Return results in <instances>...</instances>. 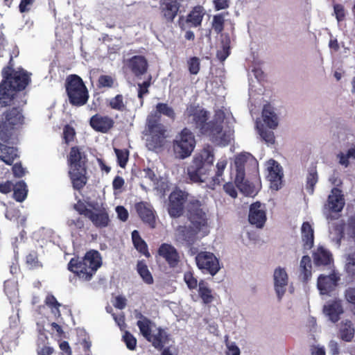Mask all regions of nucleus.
I'll return each instance as SVG.
<instances>
[{
	"label": "nucleus",
	"instance_id": "obj_1",
	"mask_svg": "<svg viewBox=\"0 0 355 355\" xmlns=\"http://www.w3.org/2000/svg\"><path fill=\"white\" fill-rule=\"evenodd\" d=\"M208 209L198 199L191 198L186 207V216L189 225H179L177 235L187 245H193L199 238L207 236L209 231Z\"/></svg>",
	"mask_w": 355,
	"mask_h": 355
},
{
	"label": "nucleus",
	"instance_id": "obj_2",
	"mask_svg": "<svg viewBox=\"0 0 355 355\" xmlns=\"http://www.w3.org/2000/svg\"><path fill=\"white\" fill-rule=\"evenodd\" d=\"M3 79L0 83V104L6 107L13 100L26 105V93L21 92L31 83V73L23 69L17 71L8 67L2 71Z\"/></svg>",
	"mask_w": 355,
	"mask_h": 355
},
{
	"label": "nucleus",
	"instance_id": "obj_3",
	"mask_svg": "<svg viewBox=\"0 0 355 355\" xmlns=\"http://www.w3.org/2000/svg\"><path fill=\"white\" fill-rule=\"evenodd\" d=\"M87 155L80 147L76 146L71 148L67 162L69 167V176L75 190L80 191L87 182Z\"/></svg>",
	"mask_w": 355,
	"mask_h": 355
},
{
	"label": "nucleus",
	"instance_id": "obj_4",
	"mask_svg": "<svg viewBox=\"0 0 355 355\" xmlns=\"http://www.w3.org/2000/svg\"><path fill=\"white\" fill-rule=\"evenodd\" d=\"M214 149L207 146L197 153L187 167V175L192 182H205L214 162Z\"/></svg>",
	"mask_w": 355,
	"mask_h": 355
},
{
	"label": "nucleus",
	"instance_id": "obj_5",
	"mask_svg": "<svg viewBox=\"0 0 355 355\" xmlns=\"http://www.w3.org/2000/svg\"><path fill=\"white\" fill-rule=\"evenodd\" d=\"M9 105H13L11 108L6 110L1 116L0 121V140L3 143H9L13 139L15 131L22 127L24 123V116L22 107L18 101L13 100Z\"/></svg>",
	"mask_w": 355,
	"mask_h": 355
},
{
	"label": "nucleus",
	"instance_id": "obj_6",
	"mask_svg": "<svg viewBox=\"0 0 355 355\" xmlns=\"http://www.w3.org/2000/svg\"><path fill=\"white\" fill-rule=\"evenodd\" d=\"M101 264L100 253L97 250H91L86 252L81 260L78 257L71 258L67 268L80 279L88 282L92 279Z\"/></svg>",
	"mask_w": 355,
	"mask_h": 355
},
{
	"label": "nucleus",
	"instance_id": "obj_7",
	"mask_svg": "<svg viewBox=\"0 0 355 355\" xmlns=\"http://www.w3.org/2000/svg\"><path fill=\"white\" fill-rule=\"evenodd\" d=\"M146 146L150 150L156 151L164 147L168 137L166 126L161 123V116L157 114H150L146 119Z\"/></svg>",
	"mask_w": 355,
	"mask_h": 355
},
{
	"label": "nucleus",
	"instance_id": "obj_8",
	"mask_svg": "<svg viewBox=\"0 0 355 355\" xmlns=\"http://www.w3.org/2000/svg\"><path fill=\"white\" fill-rule=\"evenodd\" d=\"M64 86L69 102L71 105L81 107L87 103L89 97V92L79 76L69 75L65 80Z\"/></svg>",
	"mask_w": 355,
	"mask_h": 355
},
{
	"label": "nucleus",
	"instance_id": "obj_9",
	"mask_svg": "<svg viewBox=\"0 0 355 355\" xmlns=\"http://www.w3.org/2000/svg\"><path fill=\"white\" fill-rule=\"evenodd\" d=\"M195 146V137L187 128H183L173 141L174 153L181 159L190 156Z\"/></svg>",
	"mask_w": 355,
	"mask_h": 355
},
{
	"label": "nucleus",
	"instance_id": "obj_10",
	"mask_svg": "<svg viewBox=\"0 0 355 355\" xmlns=\"http://www.w3.org/2000/svg\"><path fill=\"white\" fill-rule=\"evenodd\" d=\"M201 135L209 137V140L214 144L223 146H227L232 139L230 131L223 130V121H208Z\"/></svg>",
	"mask_w": 355,
	"mask_h": 355
},
{
	"label": "nucleus",
	"instance_id": "obj_11",
	"mask_svg": "<svg viewBox=\"0 0 355 355\" xmlns=\"http://www.w3.org/2000/svg\"><path fill=\"white\" fill-rule=\"evenodd\" d=\"M189 193L175 188L168 196V213L171 218H177L183 215L189 202Z\"/></svg>",
	"mask_w": 355,
	"mask_h": 355
},
{
	"label": "nucleus",
	"instance_id": "obj_12",
	"mask_svg": "<svg viewBox=\"0 0 355 355\" xmlns=\"http://www.w3.org/2000/svg\"><path fill=\"white\" fill-rule=\"evenodd\" d=\"M184 116L187 123L194 130H198L200 134L208 123L207 111L194 105L187 107Z\"/></svg>",
	"mask_w": 355,
	"mask_h": 355
},
{
	"label": "nucleus",
	"instance_id": "obj_13",
	"mask_svg": "<svg viewBox=\"0 0 355 355\" xmlns=\"http://www.w3.org/2000/svg\"><path fill=\"white\" fill-rule=\"evenodd\" d=\"M195 261L197 267L205 274L214 276L220 269L218 259L211 252H198L195 257Z\"/></svg>",
	"mask_w": 355,
	"mask_h": 355
},
{
	"label": "nucleus",
	"instance_id": "obj_14",
	"mask_svg": "<svg viewBox=\"0 0 355 355\" xmlns=\"http://www.w3.org/2000/svg\"><path fill=\"white\" fill-rule=\"evenodd\" d=\"M183 0H159V10L162 19L172 24L178 16Z\"/></svg>",
	"mask_w": 355,
	"mask_h": 355
},
{
	"label": "nucleus",
	"instance_id": "obj_15",
	"mask_svg": "<svg viewBox=\"0 0 355 355\" xmlns=\"http://www.w3.org/2000/svg\"><path fill=\"white\" fill-rule=\"evenodd\" d=\"M266 205L257 201L250 205L248 215L249 223L257 227L261 228L266 221Z\"/></svg>",
	"mask_w": 355,
	"mask_h": 355
},
{
	"label": "nucleus",
	"instance_id": "obj_16",
	"mask_svg": "<svg viewBox=\"0 0 355 355\" xmlns=\"http://www.w3.org/2000/svg\"><path fill=\"white\" fill-rule=\"evenodd\" d=\"M340 279V276L334 270L329 275H320L317 281V286L320 294L329 295L335 291Z\"/></svg>",
	"mask_w": 355,
	"mask_h": 355
},
{
	"label": "nucleus",
	"instance_id": "obj_17",
	"mask_svg": "<svg viewBox=\"0 0 355 355\" xmlns=\"http://www.w3.org/2000/svg\"><path fill=\"white\" fill-rule=\"evenodd\" d=\"M135 208L143 223L147 224L150 228L155 227V211L150 203L141 201L136 203Z\"/></svg>",
	"mask_w": 355,
	"mask_h": 355
},
{
	"label": "nucleus",
	"instance_id": "obj_18",
	"mask_svg": "<svg viewBox=\"0 0 355 355\" xmlns=\"http://www.w3.org/2000/svg\"><path fill=\"white\" fill-rule=\"evenodd\" d=\"M158 254L164 259L171 268H175L180 261L177 249L171 244L164 243L158 248Z\"/></svg>",
	"mask_w": 355,
	"mask_h": 355
},
{
	"label": "nucleus",
	"instance_id": "obj_19",
	"mask_svg": "<svg viewBox=\"0 0 355 355\" xmlns=\"http://www.w3.org/2000/svg\"><path fill=\"white\" fill-rule=\"evenodd\" d=\"M273 280L275 291L280 300L286 292V287L288 283V275L286 269L280 266L275 268Z\"/></svg>",
	"mask_w": 355,
	"mask_h": 355
},
{
	"label": "nucleus",
	"instance_id": "obj_20",
	"mask_svg": "<svg viewBox=\"0 0 355 355\" xmlns=\"http://www.w3.org/2000/svg\"><path fill=\"white\" fill-rule=\"evenodd\" d=\"M114 120L108 116L99 114L93 115L89 120L90 126L96 132L106 133L114 126Z\"/></svg>",
	"mask_w": 355,
	"mask_h": 355
},
{
	"label": "nucleus",
	"instance_id": "obj_21",
	"mask_svg": "<svg viewBox=\"0 0 355 355\" xmlns=\"http://www.w3.org/2000/svg\"><path fill=\"white\" fill-rule=\"evenodd\" d=\"M326 206L331 212L338 213L343 210L345 206V198L340 189L334 187L331 189Z\"/></svg>",
	"mask_w": 355,
	"mask_h": 355
},
{
	"label": "nucleus",
	"instance_id": "obj_22",
	"mask_svg": "<svg viewBox=\"0 0 355 355\" xmlns=\"http://www.w3.org/2000/svg\"><path fill=\"white\" fill-rule=\"evenodd\" d=\"M127 66L132 73L137 77L146 73L148 64L146 58L143 55H134L127 61Z\"/></svg>",
	"mask_w": 355,
	"mask_h": 355
},
{
	"label": "nucleus",
	"instance_id": "obj_23",
	"mask_svg": "<svg viewBox=\"0 0 355 355\" xmlns=\"http://www.w3.org/2000/svg\"><path fill=\"white\" fill-rule=\"evenodd\" d=\"M19 157L18 149L0 142V161L12 166L16 159Z\"/></svg>",
	"mask_w": 355,
	"mask_h": 355
},
{
	"label": "nucleus",
	"instance_id": "obj_24",
	"mask_svg": "<svg viewBox=\"0 0 355 355\" xmlns=\"http://www.w3.org/2000/svg\"><path fill=\"white\" fill-rule=\"evenodd\" d=\"M205 14V10L203 6H196L187 15L185 23L189 24L191 27L197 28L200 26Z\"/></svg>",
	"mask_w": 355,
	"mask_h": 355
},
{
	"label": "nucleus",
	"instance_id": "obj_25",
	"mask_svg": "<svg viewBox=\"0 0 355 355\" xmlns=\"http://www.w3.org/2000/svg\"><path fill=\"white\" fill-rule=\"evenodd\" d=\"M313 263L316 266H328L333 262L331 253L322 246H319L313 252Z\"/></svg>",
	"mask_w": 355,
	"mask_h": 355
},
{
	"label": "nucleus",
	"instance_id": "obj_26",
	"mask_svg": "<svg viewBox=\"0 0 355 355\" xmlns=\"http://www.w3.org/2000/svg\"><path fill=\"white\" fill-rule=\"evenodd\" d=\"M283 176L281 166L279 164L272 160V164L268 167V178L271 183V187L278 190L282 183V178Z\"/></svg>",
	"mask_w": 355,
	"mask_h": 355
},
{
	"label": "nucleus",
	"instance_id": "obj_27",
	"mask_svg": "<svg viewBox=\"0 0 355 355\" xmlns=\"http://www.w3.org/2000/svg\"><path fill=\"white\" fill-rule=\"evenodd\" d=\"M88 218L97 228L105 227L109 225L110 223L108 213L106 209L104 207L97 209L96 213L92 211L90 215L89 216Z\"/></svg>",
	"mask_w": 355,
	"mask_h": 355
},
{
	"label": "nucleus",
	"instance_id": "obj_28",
	"mask_svg": "<svg viewBox=\"0 0 355 355\" xmlns=\"http://www.w3.org/2000/svg\"><path fill=\"white\" fill-rule=\"evenodd\" d=\"M155 334H151L147 340L152 343V345L157 349H163L164 345L168 341V335L166 331L161 327L156 329Z\"/></svg>",
	"mask_w": 355,
	"mask_h": 355
},
{
	"label": "nucleus",
	"instance_id": "obj_29",
	"mask_svg": "<svg viewBox=\"0 0 355 355\" xmlns=\"http://www.w3.org/2000/svg\"><path fill=\"white\" fill-rule=\"evenodd\" d=\"M302 239L304 250H310L314 243V232L309 222H304L301 228Z\"/></svg>",
	"mask_w": 355,
	"mask_h": 355
},
{
	"label": "nucleus",
	"instance_id": "obj_30",
	"mask_svg": "<svg viewBox=\"0 0 355 355\" xmlns=\"http://www.w3.org/2000/svg\"><path fill=\"white\" fill-rule=\"evenodd\" d=\"M324 311L333 322H336L340 319V315L343 313L340 301H333L324 306Z\"/></svg>",
	"mask_w": 355,
	"mask_h": 355
},
{
	"label": "nucleus",
	"instance_id": "obj_31",
	"mask_svg": "<svg viewBox=\"0 0 355 355\" xmlns=\"http://www.w3.org/2000/svg\"><path fill=\"white\" fill-rule=\"evenodd\" d=\"M227 164V160L225 158H221L217 162L215 175L211 178V181L209 182L212 188H214L216 186L220 185V184L224 182L223 175Z\"/></svg>",
	"mask_w": 355,
	"mask_h": 355
},
{
	"label": "nucleus",
	"instance_id": "obj_32",
	"mask_svg": "<svg viewBox=\"0 0 355 355\" xmlns=\"http://www.w3.org/2000/svg\"><path fill=\"white\" fill-rule=\"evenodd\" d=\"M300 277L303 282L306 283L312 276L311 260L309 255H304L302 257L300 263Z\"/></svg>",
	"mask_w": 355,
	"mask_h": 355
},
{
	"label": "nucleus",
	"instance_id": "obj_33",
	"mask_svg": "<svg viewBox=\"0 0 355 355\" xmlns=\"http://www.w3.org/2000/svg\"><path fill=\"white\" fill-rule=\"evenodd\" d=\"M137 318L139 320L137 322V325L139 329L141 335L147 340L152 334V326L155 324L147 317L139 313Z\"/></svg>",
	"mask_w": 355,
	"mask_h": 355
},
{
	"label": "nucleus",
	"instance_id": "obj_34",
	"mask_svg": "<svg viewBox=\"0 0 355 355\" xmlns=\"http://www.w3.org/2000/svg\"><path fill=\"white\" fill-rule=\"evenodd\" d=\"M262 117L264 123L271 129H275L278 125L277 116L270 104L263 106Z\"/></svg>",
	"mask_w": 355,
	"mask_h": 355
},
{
	"label": "nucleus",
	"instance_id": "obj_35",
	"mask_svg": "<svg viewBox=\"0 0 355 355\" xmlns=\"http://www.w3.org/2000/svg\"><path fill=\"white\" fill-rule=\"evenodd\" d=\"M355 329L349 320L342 321L340 324V338L345 341L350 342L354 336Z\"/></svg>",
	"mask_w": 355,
	"mask_h": 355
},
{
	"label": "nucleus",
	"instance_id": "obj_36",
	"mask_svg": "<svg viewBox=\"0 0 355 355\" xmlns=\"http://www.w3.org/2000/svg\"><path fill=\"white\" fill-rule=\"evenodd\" d=\"M132 239L134 246L137 250L146 257L150 256L148 245L146 243L141 239L137 230H134L132 232Z\"/></svg>",
	"mask_w": 355,
	"mask_h": 355
},
{
	"label": "nucleus",
	"instance_id": "obj_37",
	"mask_svg": "<svg viewBox=\"0 0 355 355\" xmlns=\"http://www.w3.org/2000/svg\"><path fill=\"white\" fill-rule=\"evenodd\" d=\"M13 198L14 199L19 202H23L26 196L28 193L27 186L24 181L18 182L13 187Z\"/></svg>",
	"mask_w": 355,
	"mask_h": 355
},
{
	"label": "nucleus",
	"instance_id": "obj_38",
	"mask_svg": "<svg viewBox=\"0 0 355 355\" xmlns=\"http://www.w3.org/2000/svg\"><path fill=\"white\" fill-rule=\"evenodd\" d=\"M137 270L146 284H152L153 283V277L144 261H139L137 262Z\"/></svg>",
	"mask_w": 355,
	"mask_h": 355
},
{
	"label": "nucleus",
	"instance_id": "obj_39",
	"mask_svg": "<svg viewBox=\"0 0 355 355\" xmlns=\"http://www.w3.org/2000/svg\"><path fill=\"white\" fill-rule=\"evenodd\" d=\"M198 293L204 304H208L213 302L211 290L202 281L199 283Z\"/></svg>",
	"mask_w": 355,
	"mask_h": 355
},
{
	"label": "nucleus",
	"instance_id": "obj_40",
	"mask_svg": "<svg viewBox=\"0 0 355 355\" xmlns=\"http://www.w3.org/2000/svg\"><path fill=\"white\" fill-rule=\"evenodd\" d=\"M156 112L155 114H157L161 116V114H163L169 119L174 120L175 119V112L172 107L169 106L167 103H158L156 105Z\"/></svg>",
	"mask_w": 355,
	"mask_h": 355
},
{
	"label": "nucleus",
	"instance_id": "obj_41",
	"mask_svg": "<svg viewBox=\"0 0 355 355\" xmlns=\"http://www.w3.org/2000/svg\"><path fill=\"white\" fill-rule=\"evenodd\" d=\"M318 180V173L315 168H312L309 171L306 176V189L309 193L313 194L315 185Z\"/></svg>",
	"mask_w": 355,
	"mask_h": 355
},
{
	"label": "nucleus",
	"instance_id": "obj_42",
	"mask_svg": "<svg viewBox=\"0 0 355 355\" xmlns=\"http://www.w3.org/2000/svg\"><path fill=\"white\" fill-rule=\"evenodd\" d=\"M26 263L30 269H37L42 267V263L39 261L38 254L35 250H31L26 255Z\"/></svg>",
	"mask_w": 355,
	"mask_h": 355
},
{
	"label": "nucleus",
	"instance_id": "obj_43",
	"mask_svg": "<svg viewBox=\"0 0 355 355\" xmlns=\"http://www.w3.org/2000/svg\"><path fill=\"white\" fill-rule=\"evenodd\" d=\"M4 292L10 300H15L18 295L16 283L12 281H6L4 282Z\"/></svg>",
	"mask_w": 355,
	"mask_h": 355
},
{
	"label": "nucleus",
	"instance_id": "obj_44",
	"mask_svg": "<svg viewBox=\"0 0 355 355\" xmlns=\"http://www.w3.org/2000/svg\"><path fill=\"white\" fill-rule=\"evenodd\" d=\"M109 107L112 109L123 112L126 109L125 104L123 102V96L122 94H117L110 100Z\"/></svg>",
	"mask_w": 355,
	"mask_h": 355
},
{
	"label": "nucleus",
	"instance_id": "obj_45",
	"mask_svg": "<svg viewBox=\"0 0 355 355\" xmlns=\"http://www.w3.org/2000/svg\"><path fill=\"white\" fill-rule=\"evenodd\" d=\"M225 17L223 13L215 15L213 17L212 28L217 34L222 33L224 30Z\"/></svg>",
	"mask_w": 355,
	"mask_h": 355
},
{
	"label": "nucleus",
	"instance_id": "obj_46",
	"mask_svg": "<svg viewBox=\"0 0 355 355\" xmlns=\"http://www.w3.org/2000/svg\"><path fill=\"white\" fill-rule=\"evenodd\" d=\"M230 39L228 36L223 40V49L218 51L216 56L220 62H223L230 54Z\"/></svg>",
	"mask_w": 355,
	"mask_h": 355
},
{
	"label": "nucleus",
	"instance_id": "obj_47",
	"mask_svg": "<svg viewBox=\"0 0 355 355\" xmlns=\"http://www.w3.org/2000/svg\"><path fill=\"white\" fill-rule=\"evenodd\" d=\"M345 268L349 277H355V252L347 255Z\"/></svg>",
	"mask_w": 355,
	"mask_h": 355
},
{
	"label": "nucleus",
	"instance_id": "obj_48",
	"mask_svg": "<svg viewBox=\"0 0 355 355\" xmlns=\"http://www.w3.org/2000/svg\"><path fill=\"white\" fill-rule=\"evenodd\" d=\"M115 79L110 75H101L97 80V87L101 88H112L114 87Z\"/></svg>",
	"mask_w": 355,
	"mask_h": 355
},
{
	"label": "nucleus",
	"instance_id": "obj_49",
	"mask_svg": "<svg viewBox=\"0 0 355 355\" xmlns=\"http://www.w3.org/2000/svg\"><path fill=\"white\" fill-rule=\"evenodd\" d=\"M117 163L121 168H125L128 161L129 151L127 149L114 148Z\"/></svg>",
	"mask_w": 355,
	"mask_h": 355
},
{
	"label": "nucleus",
	"instance_id": "obj_50",
	"mask_svg": "<svg viewBox=\"0 0 355 355\" xmlns=\"http://www.w3.org/2000/svg\"><path fill=\"white\" fill-rule=\"evenodd\" d=\"M188 69L191 74L196 75L200 69V61L198 57L193 56L187 60Z\"/></svg>",
	"mask_w": 355,
	"mask_h": 355
},
{
	"label": "nucleus",
	"instance_id": "obj_51",
	"mask_svg": "<svg viewBox=\"0 0 355 355\" xmlns=\"http://www.w3.org/2000/svg\"><path fill=\"white\" fill-rule=\"evenodd\" d=\"M45 304L51 309L54 313H58L60 315V307L61 304L58 302L56 298L52 294H48L45 299Z\"/></svg>",
	"mask_w": 355,
	"mask_h": 355
},
{
	"label": "nucleus",
	"instance_id": "obj_52",
	"mask_svg": "<svg viewBox=\"0 0 355 355\" xmlns=\"http://www.w3.org/2000/svg\"><path fill=\"white\" fill-rule=\"evenodd\" d=\"M259 132L261 138L268 144H274L275 141L274 132L271 130H267L262 125L258 127Z\"/></svg>",
	"mask_w": 355,
	"mask_h": 355
},
{
	"label": "nucleus",
	"instance_id": "obj_53",
	"mask_svg": "<svg viewBox=\"0 0 355 355\" xmlns=\"http://www.w3.org/2000/svg\"><path fill=\"white\" fill-rule=\"evenodd\" d=\"M123 340L125 343V345L128 349L134 350L136 348L137 339L129 331H126L124 333L123 336Z\"/></svg>",
	"mask_w": 355,
	"mask_h": 355
},
{
	"label": "nucleus",
	"instance_id": "obj_54",
	"mask_svg": "<svg viewBox=\"0 0 355 355\" xmlns=\"http://www.w3.org/2000/svg\"><path fill=\"white\" fill-rule=\"evenodd\" d=\"M184 280L189 289L193 290L196 288L198 281L197 279L194 277L193 272H185L184 274Z\"/></svg>",
	"mask_w": 355,
	"mask_h": 355
},
{
	"label": "nucleus",
	"instance_id": "obj_55",
	"mask_svg": "<svg viewBox=\"0 0 355 355\" xmlns=\"http://www.w3.org/2000/svg\"><path fill=\"white\" fill-rule=\"evenodd\" d=\"M76 132L73 127L66 125L63 129V139L67 144L72 141L75 137Z\"/></svg>",
	"mask_w": 355,
	"mask_h": 355
},
{
	"label": "nucleus",
	"instance_id": "obj_56",
	"mask_svg": "<svg viewBox=\"0 0 355 355\" xmlns=\"http://www.w3.org/2000/svg\"><path fill=\"white\" fill-rule=\"evenodd\" d=\"M334 13L338 22L345 19V9L343 4L336 3L334 5Z\"/></svg>",
	"mask_w": 355,
	"mask_h": 355
},
{
	"label": "nucleus",
	"instance_id": "obj_57",
	"mask_svg": "<svg viewBox=\"0 0 355 355\" xmlns=\"http://www.w3.org/2000/svg\"><path fill=\"white\" fill-rule=\"evenodd\" d=\"M73 209L80 214L83 215L85 217L88 218L92 211V209H87L85 204L81 200H79L77 203L73 205Z\"/></svg>",
	"mask_w": 355,
	"mask_h": 355
},
{
	"label": "nucleus",
	"instance_id": "obj_58",
	"mask_svg": "<svg viewBox=\"0 0 355 355\" xmlns=\"http://www.w3.org/2000/svg\"><path fill=\"white\" fill-rule=\"evenodd\" d=\"M345 297L347 301L352 304V309L355 314V286L347 288L345 292Z\"/></svg>",
	"mask_w": 355,
	"mask_h": 355
},
{
	"label": "nucleus",
	"instance_id": "obj_59",
	"mask_svg": "<svg viewBox=\"0 0 355 355\" xmlns=\"http://www.w3.org/2000/svg\"><path fill=\"white\" fill-rule=\"evenodd\" d=\"M150 85V80H146L141 84H139L138 98H139L141 105L144 103V96L149 92L148 87Z\"/></svg>",
	"mask_w": 355,
	"mask_h": 355
},
{
	"label": "nucleus",
	"instance_id": "obj_60",
	"mask_svg": "<svg viewBox=\"0 0 355 355\" xmlns=\"http://www.w3.org/2000/svg\"><path fill=\"white\" fill-rule=\"evenodd\" d=\"M12 171L14 176L17 178H21L25 174V168L22 166L21 162L12 164Z\"/></svg>",
	"mask_w": 355,
	"mask_h": 355
},
{
	"label": "nucleus",
	"instance_id": "obj_61",
	"mask_svg": "<svg viewBox=\"0 0 355 355\" xmlns=\"http://www.w3.org/2000/svg\"><path fill=\"white\" fill-rule=\"evenodd\" d=\"M223 189L227 194L230 196L232 198H236L237 196V191L235 188V186L232 182H227L223 185Z\"/></svg>",
	"mask_w": 355,
	"mask_h": 355
},
{
	"label": "nucleus",
	"instance_id": "obj_62",
	"mask_svg": "<svg viewBox=\"0 0 355 355\" xmlns=\"http://www.w3.org/2000/svg\"><path fill=\"white\" fill-rule=\"evenodd\" d=\"M213 4L216 11L227 9L230 7L229 0H214Z\"/></svg>",
	"mask_w": 355,
	"mask_h": 355
},
{
	"label": "nucleus",
	"instance_id": "obj_63",
	"mask_svg": "<svg viewBox=\"0 0 355 355\" xmlns=\"http://www.w3.org/2000/svg\"><path fill=\"white\" fill-rule=\"evenodd\" d=\"M116 211L118 218L121 220L125 222L128 220V216H129L128 211L124 207H123V206L116 207Z\"/></svg>",
	"mask_w": 355,
	"mask_h": 355
},
{
	"label": "nucleus",
	"instance_id": "obj_64",
	"mask_svg": "<svg viewBox=\"0 0 355 355\" xmlns=\"http://www.w3.org/2000/svg\"><path fill=\"white\" fill-rule=\"evenodd\" d=\"M348 234L355 241V216H352L349 220Z\"/></svg>",
	"mask_w": 355,
	"mask_h": 355
}]
</instances>
